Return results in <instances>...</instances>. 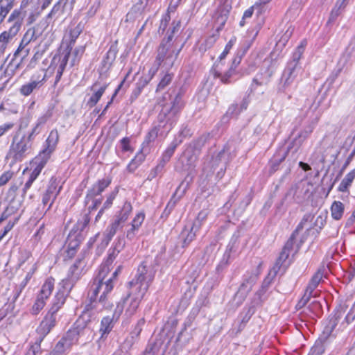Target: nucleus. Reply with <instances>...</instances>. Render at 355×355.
I'll use <instances>...</instances> for the list:
<instances>
[{"mask_svg": "<svg viewBox=\"0 0 355 355\" xmlns=\"http://www.w3.org/2000/svg\"><path fill=\"white\" fill-rule=\"evenodd\" d=\"M118 255L116 250L113 248L109 254L107 260L102 264L99 268L98 275L90 286L88 295L90 303L86 304L78 323L81 322L87 323L92 318H95L96 313L101 311L103 309H110L112 307V303L109 301L107 294L113 289L114 280L116 279L120 268H119L111 275L110 274V265Z\"/></svg>", "mask_w": 355, "mask_h": 355, "instance_id": "1", "label": "nucleus"}, {"mask_svg": "<svg viewBox=\"0 0 355 355\" xmlns=\"http://www.w3.org/2000/svg\"><path fill=\"white\" fill-rule=\"evenodd\" d=\"M155 274V270L151 266L147 265L146 262L142 263L138 267L135 279L129 282L132 293L138 292L145 294L154 279Z\"/></svg>", "mask_w": 355, "mask_h": 355, "instance_id": "2", "label": "nucleus"}, {"mask_svg": "<svg viewBox=\"0 0 355 355\" xmlns=\"http://www.w3.org/2000/svg\"><path fill=\"white\" fill-rule=\"evenodd\" d=\"M32 142L26 138V135L20 137L15 135L10 146L6 159H11L14 162H20L31 153Z\"/></svg>", "mask_w": 355, "mask_h": 355, "instance_id": "3", "label": "nucleus"}, {"mask_svg": "<svg viewBox=\"0 0 355 355\" xmlns=\"http://www.w3.org/2000/svg\"><path fill=\"white\" fill-rule=\"evenodd\" d=\"M145 294L138 292H133L130 290V293L117 304L114 317L119 318L122 313L123 306L125 305V315L131 316L134 315Z\"/></svg>", "mask_w": 355, "mask_h": 355, "instance_id": "4", "label": "nucleus"}, {"mask_svg": "<svg viewBox=\"0 0 355 355\" xmlns=\"http://www.w3.org/2000/svg\"><path fill=\"white\" fill-rule=\"evenodd\" d=\"M71 48L68 46L66 49L55 55L51 60L49 69H52L56 72L55 85L61 79L63 71L71 57Z\"/></svg>", "mask_w": 355, "mask_h": 355, "instance_id": "5", "label": "nucleus"}, {"mask_svg": "<svg viewBox=\"0 0 355 355\" xmlns=\"http://www.w3.org/2000/svg\"><path fill=\"white\" fill-rule=\"evenodd\" d=\"M82 268L80 260H76L69 268L67 277L60 283V285L65 291L69 292L76 282L80 279L82 274Z\"/></svg>", "mask_w": 355, "mask_h": 355, "instance_id": "6", "label": "nucleus"}, {"mask_svg": "<svg viewBox=\"0 0 355 355\" xmlns=\"http://www.w3.org/2000/svg\"><path fill=\"white\" fill-rule=\"evenodd\" d=\"M180 107V98L176 97L173 101L172 105H166L162 107L158 116L159 121L170 123V126H171L175 121V116Z\"/></svg>", "mask_w": 355, "mask_h": 355, "instance_id": "7", "label": "nucleus"}, {"mask_svg": "<svg viewBox=\"0 0 355 355\" xmlns=\"http://www.w3.org/2000/svg\"><path fill=\"white\" fill-rule=\"evenodd\" d=\"M57 319V315L47 313L44 319L40 322L37 329V333L39 336V340L42 342L46 336L55 327Z\"/></svg>", "mask_w": 355, "mask_h": 355, "instance_id": "8", "label": "nucleus"}, {"mask_svg": "<svg viewBox=\"0 0 355 355\" xmlns=\"http://www.w3.org/2000/svg\"><path fill=\"white\" fill-rule=\"evenodd\" d=\"M24 18V14L20 10H15L7 20L8 30L17 35L23 24Z\"/></svg>", "mask_w": 355, "mask_h": 355, "instance_id": "9", "label": "nucleus"}, {"mask_svg": "<svg viewBox=\"0 0 355 355\" xmlns=\"http://www.w3.org/2000/svg\"><path fill=\"white\" fill-rule=\"evenodd\" d=\"M301 72L302 68L300 66H297L295 62H288L282 76L284 86H289Z\"/></svg>", "mask_w": 355, "mask_h": 355, "instance_id": "10", "label": "nucleus"}, {"mask_svg": "<svg viewBox=\"0 0 355 355\" xmlns=\"http://www.w3.org/2000/svg\"><path fill=\"white\" fill-rule=\"evenodd\" d=\"M60 188H57L55 183L51 182L44 193L42 198V203L44 207L47 206V210H49L59 194Z\"/></svg>", "mask_w": 355, "mask_h": 355, "instance_id": "11", "label": "nucleus"}, {"mask_svg": "<svg viewBox=\"0 0 355 355\" xmlns=\"http://www.w3.org/2000/svg\"><path fill=\"white\" fill-rule=\"evenodd\" d=\"M181 48L178 50L177 52L175 53L174 51H172L170 53L168 51V47L166 44H161L158 49V54L157 57V60L158 61V66L162 62L165 61L166 63L168 65H173L174 60L176 59Z\"/></svg>", "mask_w": 355, "mask_h": 355, "instance_id": "12", "label": "nucleus"}, {"mask_svg": "<svg viewBox=\"0 0 355 355\" xmlns=\"http://www.w3.org/2000/svg\"><path fill=\"white\" fill-rule=\"evenodd\" d=\"M231 8L232 6L227 0L218 7L214 15L215 21L218 26L217 30L220 29L225 25Z\"/></svg>", "mask_w": 355, "mask_h": 355, "instance_id": "13", "label": "nucleus"}, {"mask_svg": "<svg viewBox=\"0 0 355 355\" xmlns=\"http://www.w3.org/2000/svg\"><path fill=\"white\" fill-rule=\"evenodd\" d=\"M46 75H39L37 78L35 76H32L31 82L22 85L19 89L21 94L24 96L30 95L33 91L38 87H40L45 82Z\"/></svg>", "mask_w": 355, "mask_h": 355, "instance_id": "14", "label": "nucleus"}, {"mask_svg": "<svg viewBox=\"0 0 355 355\" xmlns=\"http://www.w3.org/2000/svg\"><path fill=\"white\" fill-rule=\"evenodd\" d=\"M312 219H313V216L311 214H307L304 216L301 222L297 225L296 230L293 232L291 236L290 237V239L288 240V241L285 244V245L283 248L284 250L288 252V253L291 252V251L293 248L294 240L295 239L296 236L304 228V227L306 226V223L307 222L311 223Z\"/></svg>", "mask_w": 355, "mask_h": 355, "instance_id": "15", "label": "nucleus"}, {"mask_svg": "<svg viewBox=\"0 0 355 355\" xmlns=\"http://www.w3.org/2000/svg\"><path fill=\"white\" fill-rule=\"evenodd\" d=\"M58 139V132L56 130H51L46 141V148L42 150L40 156H43L46 159H48L50 155L54 151Z\"/></svg>", "mask_w": 355, "mask_h": 355, "instance_id": "16", "label": "nucleus"}, {"mask_svg": "<svg viewBox=\"0 0 355 355\" xmlns=\"http://www.w3.org/2000/svg\"><path fill=\"white\" fill-rule=\"evenodd\" d=\"M200 227V223H193L189 227H185L181 233L183 239V247L188 245L196 237V232Z\"/></svg>", "mask_w": 355, "mask_h": 355, "instance_id": "17", "label": "nucleus"}, {"mask_svg": "<svg viewBox=\"0 0 355 355\" xmlns=\"http://www.w3.org/2000/svg\"><path fill=\"white\" fill-rule=\"evenodd\" d=\"M257 276L258 272L247 276L240 286L236 296H241L242 298H244L252 289L254 284L256 282Z\"/></svg>", "mask_w": 355, "mask_h": 355, "instance_id": "18", "label": "nucleus"}, {"mask_svg": "<svg viewBox=\"0 0 355 355\" xmlns=\"http://www.w3.org/2000/svg\"><path fill=\"white\" fill-rule=\"evenodd\" d=\"M222 67V63L215 64L213 69H211V73L215 78H220L222 83H228L229 78L232 76V74L234 72V68L232 67H230L228 71H223Z\"/></svg>", "mask_w": 355, "mask_h": 355, "instance_id": "19", "label": "nucleus"}, {"mask_svg": "<svg viewBox=\"0 0 355 355\" xmlns=\"http://www.w3.org/2000/svg\"><path fill=\"white\" fill-rule=\"evenodd\" d=\"M106 88V85H103L98 87V85L97 83H94L91 87V90L93 92V94L87 101V105L90 107H94L101 99Z\"/></svg>", "mask_w": 355, "mask_h": 355, "instance_id": "20", "label": "nucleus"}, {"mask_svg": "<svg viewBox=\"0 0 355 355\" xmlns=\"http://www.w3.org/2000/svg\"><path fill=\"white\" fill-rule=\"evenodd\" d=\"M110 184V180L108 179H103L94 184L91 189H89L87 194V199L93 198L96 196L100 195L105 188Z\"/></svg>", "mask_w": 355, "mask_h": 355, "instance_id": "21", "label": "nucleus"}, {"mask_svg": "<svg viewBox=\"0 0 355 355\" xmlns=\"http://www.w3.org/2000/svg\"><path fill=\"white\" fill-rule=\"evenodd\" d=\"M123 226V225L115 218V220L110 224V225L107 227L104 233L105 239L103 242L105 245H108L109 242L115 235L117 230L122 228Z\"/></svg>", "mask_w": 355, "mask_h": 355, "instance_id": "22", "label": "nucleus"}, {"mask_svg": "<svg viewBox=\"0 0 355 355\" xmlns=\"http://www.w3.org/2000/svg\"><path fill=\"white\" fill-rule=\"evenodd\" d=\"M123 226V225L115 218V220L110 224V225L107 227L104 233L105 239L103 242L105 245H108L109 242L115 235L117 230L122 228Z\"/></svg>", "mask_w": 355, "mask_h": 355, "instance_id": "23", "label": "nucleus"}, {"mask_svg": "<svg viewBox=\"0 0 355 355\" xmlns=\"http://www.w3.org/2000/svg\"><path fill=\"white\" fill-rule=\"evenodd\" d=\"M123 226V225L115 218V220L110 224V225L107 227L104 233L105 239L103 242L105 245H108L109 242L115 235L117 230L122 228Z\"/></svg>", "mask_w": 355, "mask_h": 355, "instance_id": "24", "label": "nucleus"}, {"mask_svg": "<svg viewBox=\"0 0 355 355\" xmlns=\"http://www.w3.org/2000/svg\"><path fill=\"white\" fill-rule=\"evenodd\" d=\"M123 226V225L115 218V220L110 224V225L107 227L104 233L105 239L103 242L105 245H108L109 242L115 235L117 230L122 228Z\"/></svg>", "mask_w": 355, "mask_h": 355, "instance_id": "25", "label": "nucleus"}, {"mask_svg": "<svg viewBox=\"0 0 355 355\" xmlns=\"http://www.w3.org/2000/svg\"><path fill=\"white\" fill-rule=\"evenodd\" d=\"M64 292H66L64 290V291H59L54 299L52 304V306L49 311H48L50 313H52L53 315H56L58 310L61 308V306L64 304L65 302V295Z\"/></svg>", "mask_w": 355, "mask_h": 355, "instance_id": "26", "label": "nucleus"}, {"mask_svg": "<svg viewBox=\"0 0 355 355\" xmlns=\"http://www.w3.org/2000/svg\"><path fill=\"white\" fill-rule=\"evenodd\" d=\"M327 218V212L324 211L321 212L315 220L313 224H312V222L309 223L307 222L306 223V226L304 227L306 229V230H309L312 229L313 227H318L319 230H321L323 227L324 226L326 221ZM313 221V220H311Z\"/></svg>", "mask_w": 355, "mask_h": 355, "instance_id": "27", "label": "nucleus"}, {"mask_svg": "<svg viewBox=\"0 0 355 355\" xmlns=\"http://www.w3.org/2000/svg\"><path fill=\"white\" fill-rule=\"evenodd\" d=\"M330 210L331 217L336 220H339L343 217L345 205L340 201H334L331 206Z\"/></svg>", "mask_w": 355, "mask_h": 355, "instance_id": "28", "label": "nucleus"}, {"mask_svg": "<svg viewBox=\"0 0 355 355\" xmlns=\"http://www.w3.org/2000/svg\"><path fill=\"white\" fill-rule=\"evenodd\" d=\"M54 284L55 279L53 278L49 277L46 279L42 286L39 295L47 299L54 289Z\"/></svg>", "mask_w": 355, "mask_h": 355, "instance_id": "29", "label": "nucleus"}, {"mask_svg": "<svg viewBox=\"0 0 355 355\" xmlns=\"http://www.w3.org/2000/svg\"><path fill=\"white\" fill-rule=\"evenodd\" d=\"M145 320L144 319H140L135 329L132 330V331L130 333V338H128L125 343L124 345H128L130 347L134 342L137 340V338L139 337L141 330H142V326L144 324Z\"/></svg>", "mask_w": 355, "mask_h": 355, "instance_id": "30", "label": "nucleus"}, {"mask_svg": "<svg viewBox=\"0 0 355 355\" xmlns=\"http://www.w3.org/2000/svg\"><path fill=\"white\" fill-rule=\"evenodd\" d=\"M197 159V156L195 153H193V150L191 148L187 149L182 156L181 157L180 159L181 162L183 163L184 166L189 168L193 164L196 162Z\"/></svg>", "mask_w": 355, "mask_h": 355, "instance_id": "31", "label": "nucleus"}, {"mask_svg": "<svg viewBox=\"0 0 355 355\" xmlns=\"http://www.w3.org/2000/svg\"><path fill=\"white\" fill-rule=\"evenodd\" d=\"M132 207L131 204L125 202L119 214L116 216V219L124 225L125 221L128 220L129 215L132 212Z\"/></svg>", "mask_w": 355, "mask_h": 355, "instance_id": "32", "label": "nucleus"}, {"mask_svg": "<svg viewBox=\"0 0 355 355\" xmlns=\"http://www.w3.org/2000/svg\"><path fill=\"white\" fill-rule=\"evenodd\" d=\"M323 277V270L322 269H318L317 272L312 277L309 285L306 287V291L308 292L313 293V291L317 288L319 283L322 280Z\"/></svg>", "mask_w": 355, "mask_h": 355, "instance_id": "33", "label": "nucleus"}, {"mask_svg": "<svg viewBox=\"0 0 355 355\" xmlns=\"http://www.w3.org/2000/svg\"><path fill=\"white\" fill-rule=\"evenodd\" d=\"M44 166V164H38L31 172L30 174L29 178L26 182L24 187L23 189L24 194H25L27 191V190L31 187L33 182L36 180V178L38 177L40 173H41V171Z\"/></svg>", "mask_w": 355, "mask_h": 355, "instance_id": "34", "label": "nucleus"}, {"mask_svg": "<svg viewBox=\"0 0 355 355\" xmlns=\"http://www.w3.org/2000/svg\"><path fill=\"white\" fill-rule=\"evenodd\" d=\"M13 7V1L0 0V21H3L7 14Z\"/></svg>", "mask_w": 355, "mask_h": 355, "instance_id": "35", "label": "nucleus"}, {"mask_svg": "<svg viewBox=\"0 0 355 355\" xmlns=\"http://www.w3.org/2000/svg\"><path fill=\"white\" fill-rule=\"evenodd\" d=\"M19 64H14L11 61L6 68L3 75L1 76V79H4V82L7 83L15 74V70L19 67Z\"/></svg>", "mask_w": 355, "mask_h": 355, "instance_id": "36", "label": "nucleus"}, {"mask_svg": "<svg viewBox=\"0 0 355 355\" xmlns=\"http://www.w3.org/2000/svg\"><path fill=\"white\" fill-rule=\"evenodd\" d=\"M70 347V343L62 338L55 346L53 350L51 352V355H62Z\"/></svg>", "mask_w": 355, "mask_h": 355, "instance_id": "37", "label": "nucleus"}, {"mask_svg": "<svg viewBox=\"0 0 355 355\" xmlns=\"http://www.w3.org/2000/svg\"><path fill=\"white\" fill-rule=\"evenodd\" d=\"M347 3V0H338L331 12L330 19H335L340 14L341 10L345 8Z\"/></svg>", "mask_w": 355, "mask_h": 355, "instance_id": "38", "label": "nucleus"}, {"mask_svg": "<svg viewBox=\"0 0 355 355\" xmlns=\"http://www.w3.org/2000/svg\"><path fill=\"white\" fill-rule=\"evenodd\" d=\"M16 35L17 34L9 30L3 31L0 35L1 47L5 49L8 43L10 42Z\"/></svg>", "mask_w": 355, "mask_h": 355, "instance_id": "39", "label": "nucleus"}, {"mask_svg": "<svg viewBox=\"0 0 355 355\" xmlns=\"http://www.w3.org/2000/svg\"><path fill=\"white\" fill-rule=\"evenodd\" d=\"M78 331L76 329H69L64 336L63 340L70 343V347L76 343L78 340Z\"/></svg>", "mask_w": 355, "mask_h": 355, "instance_id": "40", "label": "nucleus"}, {"mask_svg": "<svg viewBox=\"0 0 355 355\" xmlns=\"http://www.w3.org/2000/svg\"><path fill=\"white\" fill-rule=\"evenodd\" d=\"M139 4L140 8L146 11L155 10L157 7V0H139Z\"/></svg>", "mask_w": 355, "mask_h": 355, "instance_id": "41", "label": "nucleus"}, {"mask_svg": "<svg viewBox=\"0 0 355 355\" xmlns=\"http://www.w3.org/2000/svg\"><path fill=\"white\" fill-rule=\"evenodd\" d=\"M288 252L282 250V252L279 254L278 259L276 261L275 265L274 266L272 270L274 271L275 275L277 272V271L280 269V267L284 263V261L288 258L289 256Z\"/></svg>", "mask_w": 355, "mask_h": 355, "instance_id": "42", "label": "nucleus"}, {"mask_svg": "<svg viewBox=\"0 0 355 355\" xmlns=\"http://www.w3.org/2000/svg\"><path fill=\"white\" fill-rule=\"evenodd\" d=\"M37 38V35H36L35 28H30L26 31L22 40H24V43L29 44L31 42L35 41Z\"/></svg>", "mask_w": 355, "mask_h": 355, "instance_id": "43", "label": "nucleus"}, {"mask_svg": "<svg viewBox=\"0 0 355 355\" xmlns=\"http://www.w3.org/2000/svg\"><path fill=\"white\" fill-rule=\"evenodd\" d=\"M46 299L44 298L42 296L37 295V300L34 303L32 311L34 314H37L44 306L45 300Z\"/></svg>", "mask_w": 355, "mask_h": 355, "instance_id": "44", "label": "nucleus"}, {"mask_svg": "<svg viewBox=\"0 0 355 355\" xmlns=\"http://www.w3.org/2000/svg\"><path fill=\"white\" fill-rule=\"evenodd\" d=\"M68 0H59V1L53 7L50 15L63 14L64 7Z\"/></svg>", "mask_w": 355, "mask_h": 355, "instance_id": "45", "label": "nucleus"}, {"mask_svg": "<svg viewBox=\"0 0 355 355\" xmlns=\"http://www.w3.org/2000/svg\"><path fill=\"white\" fill-rule=\"evenodd\" d=\"M85 51V47L83 46L76 48L73 52V55L70 61V65L73 67L77 61L79 60Z\"/></svg>", "mask_w": 355, "mask_h": 355, "instance_id": "46", "label": "nucleus"}, {"mask_svg": "<svg viewBox=\"0 0 355 355\" xmlns=\"http://www.w3.org/2000/svg\"><path fill=\"white\" fill-rule=\"evenodd\" d=\"M28 43H24V40H21L19 46L17 51L14 53V57L17 58L18 55H21V58L26 57L29 53L28 49H26V46L28 45Z\"/></svg>", "mask_w": 355, "mask_h": 355, "instance_id": "47", "label": "nucleus"}, {"mask_svg": "<svg viewBox=\"0 0 355 355\" xmlns=\"http://www.w3.org/2000/svg\"><path fill=\"white\" fill-rule=\"evenodd\" d=\"M111 319L110 318H104L101 320L100 331L102 333L103 336H105L111 331Z\"/></svg>", "mask_w": 355, "mask_h": 355, "instance_id": "48", "label": "nucleus"}, {"mask_svg": "<svg viewBox=\"0 0 355 355\" xmlns=\"http://www.w3.org/2000/svg\"><path fill=\"white\" fill-rule=\"evenodd\" d=\"M309 311L315 316L319 317L322 313V306L316 300L313 301L309 306Z\"/></svg>", "mask_w": 355, "mask_h": 355, "instance_id": "49", "label": "nucleus"}, {"mask_svg": "<svg viewBox=\"0 0 355 355\" xmlns=\"http://www.w3.org/2000/svg\"><path fill=\"white\" fill-rule=\"evenodd\" d=\"M304 51V45L302 43L300 46H297L296 51L294 52L293 55V60L290 62L296 63L297 66L299 65V60L301 58L302 55L303 54Z\"/></svg>", "mask_w": 355, "mask_h": 355, "instance_id": "50", "label": "nucleus"}, {"mask_svg": "<svg viewBox=\"0 0 355 355\" xmlns=\"http://www.w3.org/2000/svg\"><path fill=\"white\" fill-rule=\"evenodd\" d=\"M171 80L172 75L171 73H166L159 83L157 87V91L164 89L171 82Z\"/></svg>", "mask_w": 355, "mask_h": 355, "instance_id": "51", "label": "nucleus"}, {"mask_svg": "<svg viewBox=\"0 0 355 355\" xmlns=\"http://www.w3.org/2000/svg\"><path fill=\"white\" fill-rule=\"evenodd\" d=\"M176 147H177V144H175L174 142H173L170 145V146L168 147V148L165 150V152L163 154V157H162L163 161L168 162L170 159V158L174 153Z\"/></svg>", "mask_w": 355, "mask_h": 355, "instance_id": "52", "label": "nucleus"}, {"mask_svg": "<svg viewBox=\"0 0 355 355\" xmlns=\"http://www.w3.org/2000/svg\"><path fill=\"white\" fill-rule=\"evenodd\" d=\"M209 134H204L200 136L194 143V148L200 150L209 140Z\"/></svg>", "mask_w": 355, "mask_h": 355, "instance_id": "53", "label": "nucleus"}, {"mask_svg": "<svg viewBox=\"0 0 355 355\" xmlns=\"http://www.w3.org/2000/svg\"><path fill=\"white\" fill-rule=\"evenodd\" d=\"M270 281L268 279H265L263 286L256 293V297H257L258 302H257V304H260L263 300L261 299V296L266 293L267 286L269 285ZM255 300H257V298H255Z\"/></svg>", "mask_w": 355, "mask_h": 355, "instance_id": "54", "label": "nucleus"}, {"mask_svg": "<svg viewBox=\"0 0 355 355\" xmlns=\"http://www.w3.org/2000/svg\"><path fill=\"white\" fill-rule=\"evenodd\" d=\"M145 219V214L143 212L138 213L133 218L131 224L139 229Z\"/></svg>", "mask_w": 355, "mask_h": 355, "instance_id": "55", "label": "nucleus"}, {"mask_svg": "<svg viewBox=\"0 0 355 355\" xmlns=\"http://www.w3.org/2000/svg\"><path fill=\"white\" fill-rule=\"evenodd\" d=\"M312 296V293L308 292L307 291H305L304 295L302 296V297L300 299V300L297 304V307L298 309H301L304 307L308 302L310 300L311 297Z\"/></svg>", "mask_w": 355, "mask_h": 355, "instance_id": "56", "label": "nucleus"}, {"mask_svg": "<svg viewBox=\"0 0 355 355\" xmlns=\"http://www.w3.org/2000/svg\"><path fill=\"white\" fill-rule=\"evenodd\" d=\"M157 135L158 129L155 127L150 130L146 135L144 143L149 144L150 142L155 141V139L157 137Z\"/></svg>", "mask_w": 355, "mask_h": 355, "instance_id": "57", "label": "nucleus"}, {"mask_svg": "<svg viewBox=\"0 0 355 355\" xmlns=\"http://www.w3.org/2000/svg\"><path fill=\"white\" fill-rule=\"evenodd\" d=\"M116 193L117 191H114L107 196V200L104 202L103 206V208L104 209H108L112 206L113 200L115 198Z\"/></svg>", "mask_w": 355, "mask_h": 355, "instance_id": "58", "label": "nucleus"}, {"mask_svg": "<svg viewBox=\"0 0 355 355\" xmlns=\"http://www.w3.org/2000/svg\"><path fill=\"white\" fill-rule=\"evenodd\" d=\"M12 172L6 171L0 177V187L5 185L12 177Z\"/></svg>", "mask_w": 355, "mask_h": 355, "instance_id": "59", "label": "nucleus"}, {"mask_svg": "<svg viewBox=\"0 0 355 355\" xmlns=\"http://www.w3.org/2000/svg\"><path fill=\"white\" fill-rule=\"evenodd\" d=\"M116 54H117V50H116V46H112L107 53L106 59L109 62H112L113 60H115V58L116 57Z\"/></svg>", "mask_w": 355, "mask_h": 355, "instance_id": "60", "label": "nucleus"}, {"mask_svg": "<svg viewBox=\"0 0 355 355\" xmlns=\"http://www.w3.org/2000/svg\"><path fill=\"white\" fill-rule=\"evenodd\" d=\"M80 33L81 30L78 26H76V28L70 31V46L71 45V44H73L75 42L76 40L78 38Z\"/></svg>", "mask_w": 355, "mask_h": 355, "instance_id": "61", "label": "nucleus"}, {"mask_svg": "<svg viewBox=\"0 0 355 355\" xmlns=\"http://www.w3.org/2000/svg\"><path fill=\"white\" fill-rule=\"evenodd\" d=\"M150 81V79L147 76H143L139 79L137 84V88L139 89V93L145 86H146L148 84Z\"/></svg>", "mask_w": 355, "mask_h": 355, "instance_id": "62", "label": "nucleus"}, {"mask_svg": "<svg viewBox=\"0 0 355 355\" xmlns=\"http://www.w3.org/2000/svg\"><path fill=\"white\" fill-rule=\"evenodd\" d=\"M150 81V79L147 76H143L139 79L137 84V88L139 89V93L145 86H146L148 84Z\"/></svg>", "mask_w": 355, "mask_h": 355, "instance_id": "63", "label": "nucleus"}, {"mask_svg": "<svg viewBox=\"0 0 355 355\" xmlns=\"http://www.w3.org/2000/svg\"><path fill=\"white\" fill-rule=\"evenodd\" d=\"M355 178V170H352L348 173L342 181L346 183L348 186H350L354 179Z\"/></svg>", "mask_w": 355, "mask_h": 355, "instance_id": "64", "label": "nucleus"}]
</instances>
